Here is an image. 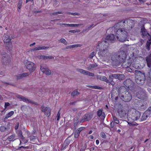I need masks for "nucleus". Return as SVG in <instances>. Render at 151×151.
I'll return each instance as SVG.
<instances>
[{"instance_id":"nucleus-1","label":"nucleus","mask_w":151,"mask_h":151,"mask_svg":"<svg viewBox=\"0 0 151 151\" xmlns=\"http://www.w3.org/2000/svg\"><path fill=\"white\" fill-rule=\"evenodd\" d=\"M134 26L133 21L124 20L115 24L114 26V29L117 30L116 36L117 40L121 42H124L127 40L128 33L125 30H129L131 29Z\"/></svg>"},{"instance_id":"nucleus-2","label":"nucleus","mask_w":151,"mask_h":151,"mask_svg":"<svg viewBox=\"0 0 151 151\" xmlns=\"http://www.w3.org/2000/svg\"><path fill=\"white\" fill-rule=\"evenodd\" d=\"M109 44L108 42L106 41H103L98 43L96 47L97 49H99V51L98 53L99 56L109 61L111 60L112 56L109 52Z\"/></svg>"},{"instance_id":"nucleus-3","label":"nucleus","mask_w":151,"mask_h":151,"mask_svg":"<svg viewBox=\"0 0 151 151\" xmlns=\"http://www.w3.org/2000/svg\"><path fill=\"white\" fill-rule=\"evenodd\" d=\"M126 53L124 51H120L112 55L111 60L113 61L121 63L126 60Z\"/></svg>"},{"instance_id":"nucleus-4","label":"nucleus","mask_w":151,"mask_h":151,"mask_svg":"<svg viewBox=\"0 0 151 151\" xmlns=\"http://www.w3.org/2000/svg\"><path fill=\"white\" fill-rule=\"evenodd\" d=\"M135 80L136 83L139 85L144 84L145 80V76L144 74L142 73L139 70H135Z\"/></svg>"},{"instance_id":"nucleus-5","label":"nucleus","mask_w":151,"mask_h":151,"mask_svg":"<svg viewBox=\"0 0 151 151\" xmlns=\"http://www.w3.org/2000/svg\"><path fill=\"white\" fill-rule=\"evenodd\" d=\"M134 53L132 52L129 56V58L127 60V62L125 61L123 62L122 64V66L123 68H126L130 67L132 63L136 61V57L134 56Z\"/></svg>"},{"instance_id":"nucleus-6","label":"nucleus","mask_w":151,"mask_h":151,"mask_svg":"<svg viewBox=\"0 0 151 151\" xmlns=\"http://www.w3.org/2000/svg\"><path fill=\"white\" fill-rule=\"evenodd\" d=\"M24 63L26 68L29 70L30 72H33L35 70L36 65L33 63L26 60L24 61Z\"/></svg>"},{"instance_id":"nucleus-7","label":"nucleus","mask_w":151,"mask_h":151,"mask_svg":"<svg viewBox=\"0 0 151 151\" xmlns=\"http://www.w3.org/2000/svg\"><path fill=\"white\" fill-rule=\"evenodd\" d=\"M11 40V39L8 35H6L4 36V42L6 45V49L9 51L12 50L13 47Z\"/></svg>"},{"instance_id":"nucleus-8","label":"nucleus","mask_w":151,"mask_h":151,"mask_svg":"<svg viewBox=\"0 0 151 151\" xmlns=\"http://www.w3.org/2000/svg\"><path fill=\"white\" fill-rule=\"evenodd\" d=\"M124 86L132 91H133L135 88L136 86L134 83L130 79H127L124 82Z\"/></svg>"},{"instance_id":"nucleus-9","label":"nucleus","mask_w":151,"mask_h":151,"mask_svg":"<svg viewBox=\"0 0 151 151\" xmlns=\"http://www.w3.org/2000/svg\"><path fill=\"white\" fill-rule=\"evenodd\" d=\"M121 99L124 102H128L130 101L132 99V95L131 93L126 92L124 94H122L121 96Z\"/></svg>"},{"instance_id":"nucleus-10","label":"nucleus","mask_w":151,"mask_h":151,"mask_svg":"<svg viewBox=\"0 0 151 151\" xmlns=\"http://www.w3.org/2000/svg\"><path fill=\"white\" fill-rule=\"evenodd\" d=\"M141 115L140 113L138 111L134 110L130 114V117L133 121H136L139 119Z\"/></svg>"},{"instance_id":"nucleus-11","label":"nucleus","mask_w":151,"mask_h":151,"mask_svg":"<svg viewBox=\"0 0 151 151\" xmlns=\"http://www.w3.org/2000/svg\"><path fill=\"white\" fill-rule=\"evenodd\" d=\"M3 58L1 62L3 64L5 65H8L9 64L10 62V59L7 53L2 55Z\"/></svg>"},{"instance_id":"nucleus-12","label":"nucleus","mask_w":151,"mask_h":151,"mask_svg":"<svg viewBox=\"0 0 151 151\" xmlns=\"http://www.w3.org/2000/svg\"><path fill=\"white\" fill-rule=\"evenodd\" d=\"M41 111L47 117L51 115V109L50 107L42 106L41 107Z\"/></svg>"},{"instance_id":"nucleus-13","label":"nucleus","mask_w":151,"mask_h":151,"mask_svg":"<svg viewBox=\"0 0 151 151\" xmlns=\"http://www.w3.org/2000/svg\"><path fill=\"white\" fill-rule=\"evenodd\" d=\"M93 115L91 113H86L83 116L81 120V122H85L88 121L90 120L92 118Z\"/></svg>"},{"instance_id":"nucleus-14","label":"nucleus","mask_w":151,"mask_h":151,"mask_svg":"<svg viewBox=\"0 0 151 151\" xmlns=\"http://www.w3.org/2000/svg\"><path fill=\"white\" fill-rule=\"evenodd\" d=\"M123 75L120 74H113L109 76L108 82L113 81V78L118 79L119 80H122Z\"/></svg>"},{"instance_id":"nucleus-15","label":"nucleus","mask_w":151,"mask_h":151,"mask_svg":"<svg viewBox=\"0 0 151 151\" xmlns=\"http://www.w3.org/2000/svg\"><path fill=\"white\" fill-rule=\"evenodd\" d=\"M106 40L108 41L111 42V43H113L115 41L117 40L116 37L115 36L114 34H110L107 35L105 38Z\"/></svg>"},{"instance_id":"nucleus-16","label":"nucleus","mask_w":151,"mask_h":151,"mask_svg":"<svg viewBox=\"0 0 151 151\" xmlns=\"http://www.w3.org/2000/svg\"><path fill=\"white\" fill-rule=\"evenodd\" d=\"M145 95V93L143 89L141 88L140 89H138V91L136 93V96L139 99H142Z\"/></svg>"},{"instance_id":"nucleus-17","label":"nucleus","mask_w":151,"mask_h":151,"mask_svg":"<svg viewBox=\"0 0 151 151\" xmlns=\"http://www.w3.org/2000/svg\"><path fill=\"white\" fill-rule=\"evenodd\" d=\"M40 69L42 72L47 75H50L51 71L49 70L47 68L45 67L43 65H40Z\"/></svg>"},{"instance_id":"nucleus-18","label":"nucleus","mask_w":151,"mask_h":151,"mask_svg":"<svg viewBox=\"0 0 151 151\" xmlns=\"http://www.w3.org/2000/svg\"><path fill=\"white\" fill-rule=\"evenodd\" d=\"M78 71L80 73L85 75H87L90 76H94V74L93 73L90 72L82 69H79L78 70Z\"/></svg>"},{"instance_id":"nucleus-19","label":"nucleus","mask_w":151,"mask_h":151,"mask_svg":"<svg viewBox=\"0 0 151 151\" xmlns=\"http://www.w3.org/2000/svg\"><path fill=\"white\" fill-rule=\"evenodd\" d=\"M150 114H151V111L150 110L146 111L142 115V119L143 120L146 119Z\"/></svg>"},{"instance_id":"nucleus-20","label":"nucleus","mask_w":151,"mask_h":151,"mask_svg":"<svg viewBox=\"0 0 151 151\" xmlns=\"http://www.w3.org/2000/svg\"><path fill=\"white\" fill-rule=\"evenodd\" d=\"M18 137L22 140L25 142V143H27L28 141L25 139L24 137L23 136L22 132L21 130H19L16 132Z\"/></svg>"},{"instance_id":"nucleus-21","label":"nucleus","mask_w":151,"mask_h":151,"mask_svg":"<svg viewBox=\"0 0 151 151\" xmlns=\"http://www.w3.org/2000/svg\"><path fill=\"white\" fill-rule=\"evenodd\" d=\"M127 91L125 86H120L118 89V92L119 95H120L121 94H122V93L124 94Z\"/></svg>"},{"instance_id":"nucleus-22","label":"nucleus","mask_w":151,"mask_h":151,"mask_svg":"<svg viewBox=\"0 0 151 151\" xmlns=\"http://www.w3.org/2000/svg\"><path fill=\"white\" fill-rule=\"evenodd\" d=\"M146 60L147 66L149 68L151 67V52L146 57Z\"/></svg>"},{"instance_id":"nucleus-23","label":"nucleus","mask_w":151,"mask_h":151,"mask_svg":"<svg viewBox=\"0 0 151 151\" xmlns=\"http://www.w3.org/2000/svg\"><path fill=\"white\" fill-rule=\"evenodd\" d=\"M97 114L98 117L101 116L102 119H104L105 117V114L103 111V110L101 109L98 110L97 111Z\"/></svg>"},{"instance_id":"nucleus-24","label":"nucleus","mask_w":151,"mask_h":151,"mask_svg":"<svg viewBox=\"0 0 151 151\" xmlns=\"http://www.w3.org/2000/svg\"><path fill=\"white\" fill-rule=\"evenodd\" d=\"M141 32L142 34V35L144 36H146L147 35L148 36H151L150 34L148 33L146 30L145 29V27H142L141 29Z\"/></svg>"},{"instance_id":"nucleus-25","label":"nucleus","mask_w":151,"mask_h":151,"mask_svg":"<svg viewBox=\"0 0 151 151\" xmlns=\"http://www.w3.org/2000/svg\"><path fill=\"white\" fill-rule=\"evenodd\" d=\"M151 45V36H150L149 39H148L147 41L146 44V47L147 50L149 51L150 50V46Z\"/></svg>"},{"instance_id":"nucleus-26","label":"nucleus","mask_w":151,"mask_h":151,"mask_svg":"<svg viewBox=\"0 0 151 151\" xmlns=\"http://www.w3.org/2000/svg\"><path fill=\"white\" fill-rule=\"evenodd\" d=\"M49 47H46V46H39L38 47H37L33 49V51H37L40 50H45L48 49L49 48Z\"/></svg>"},{"instance_id":"nucleus-27","label":"nucleus","mask_w":151,"mask_h":151,"mask_svg":"<svg viewBox=\"0 0 151 151\" xmlns=\"http://www.w3.org/2000/svg\"><path fill=\"white\" fill-rule=\"evenodd\" d=\"M69 144V142L67 141L66 140H65L63 144L62 147L61 148V150H64L68 147V145Z\"/></svg>"},{"instance_id":"nucleus-28","label":"nucleus","mask_w":151,"mask_h":151,"mask_svg":"<svg viewBox=\"0 0 151 151\" xmlns=\"http://www.w3.org/2000/svg\"><path fill=\"white\" fill-rule=\"evenodd\" d=\"M29 75V73H25L22 74H19L17 76V79H20L23 77H25L28 76Z\"/></svg>"},{"instance_id":"nucleus-29","label":"nucleus","mask_w":151,"mask_h":151,"mask_svg":"<svg viewBox=\"0 0 151 151\" xmlns=\"http://www.w3.org/2000/svg\"><path fill=\"white\" fill-rule=\"evenodd\" d=\"M14 114V112L13 111H11L6 114L4 118V120H6L8 118L12 116Z\"/></svg>"},{"instance_id":"nucleus-30","label":"nucleus","mask_w":151,"mask_h":151,"mask_svg":"<svg viewBox=\"0 0 151 151\" xmlns=\"http://www.w3.org/2000/svg\"><path fill=\"white\" fill-rule=\"evenodd\" d=\"M60 25H64L65 26H67L69 27H78L81 25L80 24H65V23H63V24H60Z\"/></svg>"},{"instance_id":"nucleus-31","label":"nucleus","mask_w":151,"mask_h":151,"mask_svg":"<svg viewBox=\"0 0 151 151\" xmlns=\"http://www.w3.org/2000/svg\"><path fill=\"white\" fill-rule=\"evenodd\" d=\"M23 3V0H19L17 4V11L18 12H20V9L21 8Z\"/></svg>"},{"instance_id":"nucleus-32","label":"nucleus","mask_w":151,"mask_h":151,"mask_svg":"<svg viewBox=\"0 0 151 151\" xmlns=\"http://www.w3.org/2000/svg\"><path fill=\"white\" fill-rule=\"evenodd\" d=\"M86 87L92 89H95L99 90H101L102 89V88L101 87L97 86H91V85H86Z\"/></svg>"},{"instance_id":"nucleus-33","label":"nucleus","mask_w":151,"mask_h":151,"mask_svg":"<svg viewBox=\"0 0 151 151\" xmlns=\"http://www.w3.org/2000/svg\"><path fill=\"white\" fill-rule=\"evenodd\" d=\"M41 59L44 60L53 59L54 57L52 56H47L46 55H41L40 57Z\"/></svg>"},{"instance_id":"nucleus-34","label":"nucleus","mask_w":151,"mask_h":151,"mask_svg":"<svg viewBox=\"0 0 151 151\" xmlns=\"http://www.w3.org/2000/svg\"><path fill=\"white\" fill-rule=\"evenodd\" d=\"M19 98L22 100L24 101H28V102L30 103H33V102L32 101L30 100H29L27 99L25 97L22 96H21L19 97Z\"/></svg>"},{"instance_id":"nucleus-35","label":"nucleus","mask_w":151,"mask_h":151,"mask_svg":"<svg viewBox=\"0 0 151 151\" xmlns=\"http://www.w3.org/2000/svg\"><path fill=\"white\" fill-rule=\"evenodd\" d=\"M15 135L12 134L7 138L8 140L10 142L13 141L15 140Z\"/></svg>"},{"instance_id":"nucleus-36","label":"nucleus","mask_w":151,"mask_h":151,"mask_svg":"<svg viewBox=\"0 0 151 151\" xmlns=\"http://www.w3.org/2000/svg\"><path fill=\"white\" fill-rule=\"evenodd\" d=\"M8 130L7 128L4 126H1L0 127V130L1 132H4Z\"/></svg>"},{"instance_id":"nucleus-37","label":"nucleus","mask_w":151,"mask_h":151,"mask_svg":"<svg viewBox=\"0 0 151 151\" xmlns=\"http://www.w3.org/2000/svg\"><path fill=\"white\" fill-rule=\"evenodd\" d=\"M80 94V93L78 92L77 91H73L71 94L72 96L73 97H74L77 96L78 95Z\"/></svg>"},{"instance_id":"nucleus-38","label":"nucleus","mask_w":151,"mask_h":151,"mask_svg":"<svg viewBox=\"0 0 151 151\" xmlns=\"http://www.w3.org/2000/svg\"><path fill=\"white\" fill-rule=\"evenodd\" d=\"M100 79L102 81H105L106 83H108V80L105 76H102L100 77Z\"/></svg>"},{"instance_id":"nucleus-39","label":"nucleus","mask_w":151,"mask_h":151,"mask_svg":"<svg viewBox=\"0 0 151 151\" xmlns=\"http://www.w3.org/2000/svg\"><path fill=\"white\" fill-rule=\"evenodd\" d=\"M59 41L60 42L63 43L65 45H67V42L66 40L64 38H61L60 40Z\"/></svg>"},{"instance_id":"nucleus-40","label":"nucleus","mask_w":151,"mask_h":151,"mask_svg":"<svg viewBox=\"0 0 151 151\" xmlns=\"http://www.w3.org/2000/svg\"><path fill=\"white\" fill-rule=\"evenodd\" d=\"M113 119L114 120L113 122H114V123H115L116 124H119V120L116 116H113Z\"/></svg>"},{"instance_id":"nucleus-41","label":"nucleus","mask_w":151,"mask_h":151,"mask_svg":"<svg viewBox=\"0 0 151 151\" xmlns=\"http://www.w3.org/2000/svg\"><path fill=\"white\" fill-rule=\"evenodd\" d=\"M60 110L58 112L56 116L57 120L58 121H59L60 119Z\"/></svg>"},{"instance_id":"nucleus-42","label":"nucleus","mask_w":151,"mask_h":151,"mask_svg":"<svg viewBox=\"0 0 151 151\" xmlns=\"http://www.w3.org/2000/svg\"><path fill=\"white\" fill-rule=\"evenodd\" d=\"M80 32V30L79 29L76 30H70L69 31V32L71 33H76V32Z\"/></svg>"},{"instance_id":"nucleus-43","label":"nucleus","mask_w":151,"mask_h":151,"mask_svg":"<svg viewBox=\"0 0 151 151\" xmlns=\"http://www.w3.org/2000/svg\"><path fill=\"white\" fill-rule=\"evenodd\" d=\"M96 53L94 52H93L91 53L90 55V58L91 59H92L96 55Z\"/></svg>"},{"instance_id":"nucleus-44","label":"nucleus","mask_w":151,"mask_h":151,"mask_svg":"<svg viewBox=\"0 0 151 151\" xmlns=\"http://www.w3.org/2000/svg\"><path fill=\"white\" fill-rule=\"evenodd\" d=\"M101 136L103 138H106V135L105 133L104 132H101L100 134Z\"/></svg>"},{"instance_id":"nucleus-45","label":"nucleus","mask_w":151,"mask_h":151,"mask_svg":"<svg viewBox=\"0 0 151 151\" xmlns=\"http://www.w3.org/2000/svg\"><path fill=\"white\" fill-rule=\"evenodd\" d=\"M87 147V145L86 144H84L82 145H81V149L82 150H84Z\"/></svg>"},{"instance_id":"nucleus-46","label":"nucleus","mask_w":151,"mask_h":151,"mask_svg":"<svg viewBox=\"0 0 151 151\" xmlns=\"http://www.w3.org/2000/svg\"><path fill=\"white\" fill-rule=\"evenodd\" d=\"M80 133H79V132H77L76 131V132L75 133V134H74L75 138H77L78 137Z\"/></svg>"},{"instance_id":"nucleus-47","label":"nucleus","mask_w":151,"mask_h":151,"mask_svg":"<svg viewBox=\"0 0 151 151\" xmlns=\"http://www.w3.org/2000/svg\"><path fill=\"white\" fill-rule=\"evenodd\" d=\"M30 139L31 141H33L36 139V137L34 136H30Z\"/></svg>"},{"instance_id":"nucleus-48","label":"nucleus","mask_w":151,"mask_h":151,"mask_svg":"<svg viewBox=\"0 0 151 151\" xmlns=\"http://www.w3.org/2000/svg\"><path fill=\"white\" fill-rule=\"evenodd\" d=\"M63 12H53L52 14L53 15H56L58 14H63Z\"/></svg>"},{"instance_id":"nucleus-49","label":"nucleus","mask_w":151,"mask_h":151,"mask_svg":"<svg viewBox=\"0 0 151 151\" xmlns=\"http://www.w3.org/2000/svg\"><path fill=\"white\" fill-rule=\"evenodd\" d=\"M84 129V127H81L78 128L76 131L78 132H79V133L83 129Z\"/></svg>"},{"instance_id":"nucleus-50","label":"nucleus","mask_w":151,"mask_h":151,"mask_svg":"<svg viewBox=\"0 0 151 151\" xmlns=\"http://www.w3.org/2000/svg\"><path fill=\"white\" fill-rule=\"evenodd\" d=\"M10 105V104L8 102H5L4 105V109H6L7 107Z\"/></svg>"},{"instance_id":"nucleus-51","label":"nucleus","mask_w":151,"mask_h":151,"mask_svg":"<svg viewBox=\"0 0 151 151\" xmlns=\"http://www.w3.org/2000/svg\"><path fill=\"white\" fill-rule=\"evenodd\" d=\"M81 46V45L80 44H76V45H73V48H76V47H80Z\"/></svg>"},{"instance_id":"nucleus-52","label":"nucleus","mask_w":151,"mask_h":151,"mask_svg":"<svg viewBox=\"0 0 151 151\" xmlns=\"http://www.w3.org/2000/svg\"><path fill=\"white\" fill-rule=\"evenodd\" d=\"M127 68V70L129 72H131L132 71V70L131 69L130 67L126 68Z\"/></svg>"},{"instance_id":"nucleus-53","label":"nucleus","mask_w":151,"mask_h":151,"mask_svg":"<svg viewBox=\"0 0 151 151\" xmlns=\"http://www.w3.org/2000/svg\"><path fill=\"white\" fill-rule=\"evenodd\" d=\"M114 122L113 121H112L111 123V128H113L114 126Z\"/></svg>"},{"instance_id":"nucleus-54","label":"nucleus","mask_w":151,"mask_h":151,"mask_svg":"<svg viewBox=\"0 0 151 151\" xmlns=\"http://www.w3.org/2000/svg\"><path fill=\"white\" fill-rule=\"evenodd\" d=\"M80 14L79 13L77 12H75L74 13H73L72 14V15H79Z\"/></svg>"},{"instance_id":"nucleus-55","label":"nucleus","mask_w":151,"mask_h":151,"mask_svg":"<svg viewBox=\"0 0 151 151\" xmlns=\"http://www.w3.org/2000/svg\"><path fill=\"white\" fill-rule=\"evenodd\" d=\"M67 49H71V48H73V45L68 46L67 47Z\"/></svg>"},{"instance_id":"nucleus-56","label":"nucleus","mask_w":151,"mask_h":151,"mask_svg":"<svg viewBox=\"0 0 151 151\" xmlns=\"http://www.w3.org/2000/svg\"><path fill=\"white\" fill-rule=\"evenodd\" d=\"M18 127H19V124L17 125H16L15 126L14 128H15V129H16V130L17 129H18Z\"/></svg>"},{"instance_id":"nucleus-57","label":"nucleus","mask_w":151,"mask_h":151,"mask_svg":"<svg viewBox=\"0 0 151 151\" xmlns=\"http://www.w3.org/2000/svg\"><path fill=\"white\" fill-rule=\"evenodd\" d=\"M21 148H24V149H26V148H27V147H24V146H21V147H19V149H21Z\"/></svg>"},{"instance_id":"nucleus-58","label":"nucleus","mask_w":151,"mask_h":151,"mask_svg":"<svg viewBox=\"0 0 151 151\" xmlns=\"http://www.w3.org/2000/svg\"><path fill=\"white\" fill-rule=\"evenodd\" d=\"M5 72L4 71H1L0 73V75H4Z\"/></svg>"},{"instance_id":"nucleus-59","label":"nucleus","mask_w":151,"mask_h":151,"mask_svg":"<svg viewBox=\"0 0 151 151\" xmlns=\"http://www.w3.org/2000/svg\"><path fill=\"white\" fill-rule=\"evenodd\" d=\"M76 101L73 102H71L70 103V105H74L76 103Z\"/></svg>"},{"instance_id":"nucleus-60","label":"nucleus","mask_w":151,"mask_h":151,"mask_svg":"<svg viewBox=\"0 0 151 151\" xmlns=\"http://www.w3.org/2000/svg\"><path fill=\"white\" fill-rule=\"evenodd\" d=\"M96 145H98L99 144V140L98 139L96 140Z\"/></svg>"},{"instance_id":"nucleus-61","label":"nucleus","mask_w":151,"mask_h":151,"mask_svg":"<svg viewBox=\"0 0 151 151\" xmlns=\"http://www.w3.org/2000/svg\"><path fill=\"white\" fill-rule=\"evenodd\" d=\"M33 0H26V3H27L29 1L32 2Z\"/></svg>"},{"instance_id":"nucleus-62","label":"nucleus","mask_w":151,"mask_h":151,"mask_svg":"<svg viewBox=\"0 0 151 151\" xmlns=\"http://www.w3.org/2000/svg\"><path fill=\"white\" fill-rule=\"evenodd\" d=\"M89 137L90 139H93L94 137L92 135H90Z\"/></svg>"},{"instance_id":"nucleus-63","label":"nucleus","mask_w":151,"mask_h":151,"mask_svg":"<svg viewBox=\"0 0 151 151\" xmlns=\"http://www.w3.org/2000/svg\"><path fill=\"white\" fill-rule=\"evenodd\" d=\"M109 83H110V84L112 85H113L114 84V82H113V81H110Z\"/></svg>"},{"instance_id":"nucleus-64","label":"nucleus","mask_w":151,"mask_h":151,"mask_svg":"<svg viewBox=\"0 0 151 151\" xmlns=\"http://www.w3.org/2000/svg\"><path fill=\"white\" fill-rule=\"evenodd\" d=\"M35 42H33V43L31 44L30 45V46L31 47V46H33V45H35Z\"/></svg>"}]
</instances>
